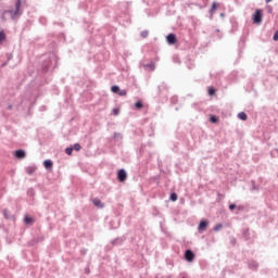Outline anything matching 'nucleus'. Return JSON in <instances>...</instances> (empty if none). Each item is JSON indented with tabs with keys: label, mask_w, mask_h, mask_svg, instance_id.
<instances>
[{
	"label": "nucleus",
	"mask_w": 278,
	"mask_h": 278,
	"mask_svg": "<svg viewBox=\"0 0 278 278\" xmlns=\"http://www.w3.org/2000/svg\"><path fill=\"white\" fill-rule=\"evenodd\" d=\"M14 157H16V160H25L27 152L23 149H17L14 151Z\"/></svg>",
	"instance_id": "nucleus-8"
},
{
	"label": "nucleus",
	"mask_w": 278,
	"mask_h": 278,
	"mask_svg": "<svg viewBox=\"0 0 278 278\" xmlns=\"http://www.w3.org/2000/svg\"><path fill=\"white\" fill-rule=\"evenodd\" d=\"M143 67L148 71H155V63L154 62H150L143 65Z\"/></svg>",
	"instance_id": "nucleus-22"
},
{
	"label": "nucleus",
	"mask_w": 278,
	"mask_h": 278,
	"mask_svg": "<svg viewBox=\"0 0 278 278\" xmlns=\"http://www.w3.org/2000/svg\"><path fill=\"white\" fill-rule=\"evenodd\" d=\"M148 136H155V124L151 123L149 125Z\"/></svg>",
	"instance_id": "nucleus-20"
},
{
	"label": "nucleus",
	"mask_w": 278,
	"mask_h": 278,
	"mask_svg": "<svg viewBox=\"0 0 278 278\" xmlns=\"http://www.w3.org/2000/svg\"><path fill=\"white\" fill-rule=\"evenodd\" d=\"M211 75V79H212V74H210Z\"/></svg>",
	"instance_id": "nucleus-60"
},
{
	"label": "nucleus",
	"mask_w": 278,
	"mask_h": 278,
	"mask_svg": "<svg viewBox=\"0 0 278 278\" xmlns=\"http://www.w3.org/2000/svg\"><path fill=\"white\" fill-rule=\"evenodd\" d=\"M43 168H46L48 173H51V170H53V162L51 161V159H47L43 161Z\"/></svg>",
	"instance_id": "nucleus-14"
},
{
	"label": "nucleus",
	"mask_w": 278,
	"mask_h": 278,
	"mask_svg": "<svg viewBox=\"0 0 278 278\" xmlns=\"http://www.w3.org/2000/svg\"><path fill=\"white\" fill-rule=\"evenodd\" d=\"M177 199H179V197L177 195L176 192H170L169 194V201H172L173 203H175V201H177Z\"/></svg>",
	"instance_id": "nucleus-29"
},
{
	"label": "nucleus",
	"mask_w": 278,
	"mask_h": 278,
	"mask_svg": "<svg viewBox=\"0 0 278 278\" xmlns=\"http://www.w3.org/2000/svg\"><path fill=\"white\" fill-rule=\"evenodd\" d=\"M10 18L11 21H17L21 18V16L18 15V13H16L14 8L1 11L0 20L2 23L10 21Z\"/></svg>",
	"instance_id": "nucleus-2"
},
{
	"label": "nucleus",
	"mask_w": 278,
	"mask_h": 278,
	"mask_svg": "<svg viewBox=\"0 0 278 278\" xmlns=\"http://www.w3.org/2000/svg\"><path fill=\"white\" fill-rule=\"evenodd\" d=\"M236 207H237L236 203H231V204H229L228 210H230V212H233V210H236Z\"/></svg>",
	"instance_id": "nucleus-45"
},
{
	"label": "nucleus",
	"mask_w": 278,
	"mask_h": 278,
	"mask_svg": "<svg viewBox=\"0 0 278 278\" xmlns=\"http://www.w3.org/2000/svg\"><path fill=\"white\" fill-rule=\"evenodd\" d=\"M3 216L7 220H14V215H12V212L8 208L3 210Z\"/></svg>",
	"instance_id": "nucleus-17"
},
{
	"label": "nucleus",
	"mask_w": 278,
	"mask_h": 278,
	"mask_svg": "<svg viewBox=\"0 0 278 278\" xmlns=\"http://www.w3.org/2000/svg\"><path fill=\"white\" fill-rule=\"evenodd\" d=\"M140 37H141V38H149V30H142V31L140 33Z\"/></svg>",
	"instance_id": "nucleus-39"
},
{
	"label": "nucleus",
	"mask_w": 278,
	"mask_h": 278,
	"mask_svg": "<svg viewBox=\"0 0 278 278\" xmlns=\"http://www.w3.org/2000/svg\"><path fill=\"white\" fill-rule=\"evenodd\" d=\"M166 84L162 83L161 85H159L157 87V90H159V93H162L164 92V90H166Z\"/></svg>",
	"instance_id": "nucleus-31"
},
{
	"label": "nucleus",
	"mask_w": 278,
	"mask_h": 278,
	"mask_svg": "<svg viewBox=\"0 0 278 278\" xmlns=\"http://www.w3.org/2000/svg\"><path fill=\"white\" fill-rule=\"evenodd\" d=\"M241 233H242V238H243V240H245V242H249V240H251V232H250L249 228L242 229Z\"/></svg>",
	"instance_id": "nucleus-16"
},
{
	"label": "nucleus",
	"mask_w": 278,
	"mask_h": 278,
	"mask_svg": "<svg viewBox=\"0 0 278 278\" xmlns=\"http://www.w3.org/2000/svg\"><path fill=\"white\" fill-rule=\"evenodd\" d=\"M125 240H127V237L122 236V237H119V238L113 239V240L111 241V244H112L113 247H121L122 244L125 243Z\"/></svg>",
	"instance_id": "nucleus-10"
},
{
	"label": "nucleus",
	"mask_w": 278,
	"mask_h": 278,
	"mask_svg": "<svg viewBox=\"0 0 278 278\" xmlns=\"http://www.w3.org/2000/svg\"><path fill=\"white\" fill-rule=\"evenodd\" d=\"M177 110H179V108H176V112H177Z\"/></svg>",
	"instance_id": "nucleus-58"
},
{
	"label": "nucleus",
	"mask_w": 278,
	"mask_h": 278,
	"mask_svg": "<svg viewBox=\"0 0 278 278\" xmlns=\"http://www.w3.org/2000/svg\"><path fill=\"white\" fill-rule=\"evenodd\" d=\"M276 79H278V75H276Z\"/></svg>",
	"instance_id": "nucleus-57"
},
{
	"label": "nucleus",
	"mask_w": 278,
	"mask_h": 278,
	"mask_svg": "<svg viewBox=\"0 0 278 278\" xmlns=\"http://www.w3.org/2000/svg\"><path fill=\"white\" fill-rule=\"evenodd\" d=\"M8 36L5 35V30H0V45L1 42H5Z\"/></svg>",
	"instance_id": "nucleus-26"
},
{
	"label": "nucleus",
	"mask_w": 278,
	"mask_h": 278,
	"mask_svg": "<svg viewBox=\"0 0 278 278\" xmlns=\"http://www.w3.org/2000/svg\"><path fill=\"white\" fill-rule=\"evenodd\" d=\"M173 62H174V64H181V60L179 59V56L177 54L173 55Z\"/></svg>",
	"instance_id": "nucleus-33"
},
{
	"label": "nucleus",
	"mask_w": 278,
	"mask_h": 278,
	"mask_svg": "<svg viewBox=\"0 0 278 278\" xmlns=\"http://www.w3.org/2000/svg\"><path fill=\"white\" fill-rule=\"evenodd\" d=\"M111 92H113V94H118V92H121V87L118 85L111 86Z\"/></svg>",
	"instance_id": "nucleus-24"
},
{
	"label": "nucleus",
	"mask_w": 278,
	"mask_h": 278,
	"mask_svg": "<svg viewBox=\"0 0 278 278\" xmlns=\"http://www.w3.org/2000/svg\"><path fill=\"white\" fill-rule=\"evenodd\" d=\"M207 227H210V222L207 219H201L198 225V233H203L207 231Z\"/></svg>",
	"instance_id": "nucleus-5"
},
{
	"label": "nucleus",
	"mask_w": 278,
	"mask_h": 278,
	"mask_svg": "<svg viewBox=\"0 0 278 278\" xmlns=\"http://www.w3.org/2000/svg\"><path fill=\"white\" fill-rule=\"evenodd\" d=\"M239 121H247L249 118V115H247L244 112L238 113Z\"/></svg>",
	"instance_id": "nucleus-27"
},
{
	"label": "nucleus",
	"mask_w": 278,
	"mask_h": 278,
	"mask_svg": "<svg viewBox=\"0 0 278 278\" xmlns=\"http://www.w3.org/2000/svg\"><path fill=\"white\" fill-rule=\"evenodd\" d=\"M248 268H250V270H257V268H260V263H257V261H249L248 263Z\"/></svg>",
	"instance_id": "nucleus-15"
},
{
	"label": "nucleus",
	"mask_w": 278,
	"mask_h": 278,
	"mask_svg": "<svg viewBox=\"0 0 278 278\" xmlns=\"http://www.w3.org/2000/svg\"><path fill=\"white\" fill-rule=\"evenodd\" d=\"M134 105L135 110H142V108H144V102H142V100H138Z\"/></svg>",
	"instance_id": "nucleus-23"
},
{
	"label": "nucleus",
	"mask_w": 278,
	"mask_h": 278,
	"mask_svg": "<svg viewBox=\"0 0 278 278\" xmlns=\"http://www.w3.org/2000/svg\"><path fill=\"white\" fill-rule=\"evenodd\" d=\"M73 146H70V147H67V148H65V153H66V155H73Z\"/></svg>",
	"instance_id": "nucleus-36"
},
{
	"label": "nucleus",
	"mask_w": 278,
	"mask_h": 278,
	"mask_svg": "<svg viewBox=\"0 0 278 278\" xmlns=\"http://www.w3.org/2000/svg\"><path fill=\"white\" fill-rule=\"evenodd\" d=\"M273 41H274V42H277V41H278V30H276V31L274 33Z\"/></svg>",
	"instance_id": "nucleus-44"
},
{
	"label": "nucleus",
	"mask_w": 278,
	"mask_h": 278,
	"mask_svg": "<svg viewBox=\"0 0 278 278\" xmlns=\"http://www.w3.org/2000/svg\"><path fill=\"white\" fill-rule=\"evenodd\" d=\"M110 3V0H99L98 1V8H105Z\"/></svg>",
	"instance_id": "nucleus-28"
},
{
	"label": "nucleus",
	"mask_w": 278,
	"mask_h": 278,
	"mask_svg": "<svg viewBox=\"0 0 278 278\" xmlns=\"http://www.w3.org/2000/svg\"><path fill=\"white\" fill-rule=\"evenodd\" d=\"M55 68H58V55L54 52H48L40 56L35 68L31 65L28 66L27 74L34 77L37 86H45L51 81V75Z\"/></svg>",
	"instance_id": "nucleus-1"
},
{
	"label": "nucleus",
	"mask_w": 278,
	"mask_h": 278,
	"mask_svg": "<svg viewBox=\"0 0 278 278\" xmlns=\"http://www.w3.org/2000/svg\"><path fill=\"white\" fill-rule=\"evenodd\" d=\"M207 92L210 97H214V94H216V88L208 87Z\"/></svg>",
	"instance_id": "nucleus-32"
},
{
	"label": "nucleus",
	"mask_w": 278,
	"mask_h": 278,
	"mask_svg": "<svg viewBox=\"0 0 278 278\" xmlns=\"http://www.w3.org/2000/svg\"><path fill=\"white\" fill-rule=\"evenodd\" d=\"M220 16H225V13H220Z\"/></svg>",
	"instance_id": "nucleus-56"
},
{
	"label": "nucleus",
	"mask_w": 278,
	"mask_h": 278,
	"mask_svg": "<svg viewBox=\"0 0 278 278\" xmlns=\"http://www.w3.org/2000/svg\"><path fill=\"white\" fill-rule=\"evenodd\" d=\"M230 34H236L238 31V21L236 20V17H230Z\"/></svg>",
	"instance_id": "nucleus-13"
},
{
	"label": "nucleus",
	"mask_w": 278,
	"mask_h": 278,
	"mask_svg": "<svg viewBox=\"0 0 278 278\" xmlns=\"http://www.w3.org/2000/svg\"><path fill=\"white\" fill-rule=\"evenodd\" d=\"M251 184H252L251 190H255V191L260 190V186H257V184H255V180H252Z\"/></svg>",
	"instance_id": "nucleus-38"
},
{
	"label": "nucleus",
	"mask_w": 278,
	"mask_h": 278,
	"mask_svg": "<svg viewBox=\"0 0 278 278\" xmlns=\"http://www.w3.org/2000/svg\"><path fill=\"white\" fill-rule=\"evenodd\" d=\"M92 203H93V205L96 206V207H103L104 205H103V202H101L100 200H99V198H94L93 200H92Z\"/></svg>",
	"instance_id": "nucleus-25"
},
{
	"label": "nucleus",
	"mask_w": 278,
	"mask_h": 278,
	"mask_svg": "<svg viewBox=\"0 0 278 278\" xmlns=\"http://www.w3.org/2000/svg\"><path fill=\"white\" fill-rule=\"evenodd\" d=\"M39 23L40 25H47V17H40Z\"/></svg>",
	"instance_id": "nucleus-43"
},
{
	"label": "nucleus",
	"mask_w": 278,
	"mask_h": 278,
	"mask_svg": "<svg viewBox=\"0 0 278 278\" xmlns=\"http://www.w3.org/2000/svg\"><path fill=\"white\" fill-rule=\"evenodd\" d=\"M85 273H86V275H90V268L87 267V268L85 269Z\"/></svg>",
	"instance_id": "nucleus-52"
},
{
	"label": "nucleus",
	"mask_w": 278,
	"mask_h": 278,
	"mask_svg": "<svg viewBox=\"0 0 278 278\" xmlns=\"http://www.w3.org/2000/svg\"><path fill=\"white\" fill-rule=\"evenodd\" d=\"M72 149H73L74 151H81V144H79V143H74V144H72Z\"/></svg>",
	"instance_id": "nucleus-35"
},
{
	"label": "nucleus",
	"mask_w": 278,
	"mask_h": 278,
	"mask_svg": "<svg viewBox=\"0 0 278 278\" xmlns=\"http://www.w3.org/2000/svg\"><path fill=\"white\" fill-rule=\"evenodd\" d=\"M80 253H81V255H86L87 250H86V249H83V250L80 251Z\"/></svg>",
	"instance_id": "nucleus-53"
},
{
	"label": "nucleus",
	"mask_w": 278,
	"mask_h": 278,
	"mask_svg": "<svg viewBox=\"0 0 278 278\" xmlns=\"http://www.w3.org/2000/svg\"><path fill=\"white\" fill-rule=\"evenodd\" d=\"M210 123L213 125H217V123H220V118L217 115L211 114L208 118Z\"/></svg>",
	"instance_id": "nucleus-18"
},
{
	"label": "nucleus",
	"mask_w": 278,
	"mask_h": 278,
	"mask_svg": "<svg viewBox=\"0 0 278 278\" xmlns=\"http://www.w3.org/2000/svg\"><path fill=\"white\" fill-rule=\"evenodd\" d=\"M24 224L25 225H34V217H31L29 215H25L24 216Z\"/></svg>",
	"instance_id": "nucleus-21"
},
{
	"label": "nucleus",
	"mask_w": 278,
	"mask_h": 278,
	"mask_svg": "<svg viewBox=\"0 0 278 278\" xmlns=\"http://www.w3.org/2000/svg\"><path fill=\"white\" fill-rule=\"evenodd\" d=\"M245 40L244 37H241V39L239 40V58L240 55H242V49H244V45H245Z\"/></svg>",
	"instance_id": "nucleus-19"
},
{
	"label": "nucleus",
	"mask_w": 278,
	"mask_h": 278,
	"mask_svg": "<svg viewBox=\"0 0 278 278\" xmlns=\"http://www.w3.org/2000/svg\"><path fill=\"white\" fill-rule=\"evenodd\" d=\"M62 36V38H64V35H61Z\"/></svg>",
	"instance_id": "nucleus-59"
},
{
	"label": "nucleus",
	"mask_w": 278,
	"mask_h": 278,
	"mask_svg": "<svg viewBox=\"0 0 278 278\" xmlns=\"http://www.w3.org/2000/svg\"><path fill=\"white\" fill-rule=\"evenodd\" d=\"M179 278H188V274L181 273V274L179 275Z\"/></svg>",
	"instance_id": "nucleus-50"
},
{
	"label": "nucleus",
	"mask_w": 278,
	"mask_h": 278,
	"mask_svg": "<svg viewBox=\"0 0 278 278\" xmlns=\"http://www.w3.org/2000/svg\"><path fill=\"white\" fill-rule=\"evenodd\" d=\"M40 242H45V237H35L33 240L28 242V247H36V244H40Z\"/></svg>",
	"instance_id": "nucleus-11"
},
{
	"label": "nucleus",
	"mask_w": 278,
	"mask_h": 278,
	"mask_svg": "<svg viewBox=\"0 0 278 278\" xmlns=\"http://www.w3.org/2000/svg\"><path fill=\"white\" fill-rule=\"evenodd\" d=\"M236 210H238V212H243L244 205H238V206L236 207Z\"/></svg>",
	"instance_id": "nucleus-48"
},
{
	"label": "nucleus",
	"mask_w": 278,
	"mask_h": 278,
	"mask_svg": "<svg viewBox=\"0 0 278 278\" xmlns=\"http://www.w3.org/2000/svg\"><path fill=\"white\" fill-rule=\"evenodd\" d=\"M270 1H273V0H265V3H270Z\"/></svg>",
	"instance_id": "nucleus-54"
},
{
	"label": "nucleus",
	"mask_w": 278,
	"mask_h": 278,
	"mask_svg": "<svg viewBox=\"0 0 278 278\" xmlns=\"http://www.w3.org/2000/svg\"><path fill=\"white\" fill-rule=\"evenodd\" d=\"M112 114H113V116H118V115L121 114V109L114 108V109L112 110Z\"/></svg>",
	"instance_id": "nucleus-37"
},
{
	"label": "nucleus",
	"mask_w": 278,
	"mask_h": 278,
	"mask_svg": "<svg viewBox=\"0 0 278 278\" xmlns=\"http://www.w3.org/2000/svg\"><path fill=\"white\" fill-rule=\"evenodd\" d=\"M35 172H36V169H35L34 167H29V168L27 169V174H28V175H34Z\"/></svg>",
	"instance_id": "nucleus-46"
},
{
	"label": "nucleus",
	"mask_w": 278,
	"mask_h": 278,
	"mask_svg": "<svg viewBox=\"0 0 278 278\" xmlns=\"http://www.w3.org/2000/svg\"><path fill=\"white\" fill-rule=\"evenodd\" d=\"M25 0H15L13 10L15 11V14H17L20 17L23 16V5H25Z\"/></svg>",
	"instance_id": "nucleus-4"
},
{
	"label": "nucleus",
	"mask_w": 278,
	"mask_h": 278,
	"mask_svg": "<svg viewBox=\"0 0 278 278\" xmlns=\"http://www.w3.org/2000/svg\"><path fill=\"white\" fill-rule=\"evenodd\" d=\"M117 181H119V184H125V181H127V170L125 168L117 170Z\"/></svg>",
	"instance_id": "nucleus-6"
},
{
	"label": "nucleus",
	"mask_w": 278,
	"mask_h": 278,
	"mask_svg": "<svg viewBox=\"0 0 278 278\" xmlns=\"http://www.w3.org/2000/svg\"><path fill=\"white\" fill-rule=\"evenodd\" d=\"M39 111H40V112L47 111V106H46V105H41V106L39 108Z\"/></svg>",
	"instance_id": "nucleus-49"
},
{
	"label": "nucleus",
	"mask_w": 278,
	"mask_h": 278,
	"mask_svg": "<svg viewBox=\"0 0 278 278\" xmlns=\"http://www.w3.org/2000/svg\"><path fill=\"white\" fill-rule=\"evenodd\" d=\"M218 10V2L214 1L211 5V9L208 11L210 20L212 21L214 18V13Z\"/></svg>",
	"instance_id": "nucleus-12"
},
{
	"label": "nucleus",
	"mask_w": 278,
	"mask_h": 278,
	"mask_svg": "<svg viewBox=\"0 0 278 278\" xmlns=\"http://www.w3.org/2000/svg\"><path fill=\"white\" fill-rule=\"evenodd\" d=\"M223 228V224H217L214 226L213 231H220Z\"/></svg>",
	"instance_id": "nucleus-41"
},
{
	"label": "nucleus",
	"mask_w": 278,
	"mask_h": 278,
	"mask_svg": "<svg viewBox=\"0 0 278 278\" xmlns=\"http://www.w3.org/2000/svg\"><path fill=\"white\" fill-rule=\"evenodd\" d=\"M266 11H267V14H273V7L267 5Z\"/></svg>",
	"instance_id": "nucleus-47"
},
{
	"label": "nucleus",
	"mask_w": 278,
	"mask_h": 278,
	"mask_svg": "<svg viewBox=\"0 0 278 278\" xmlns=\"http://www.w3.org/2000/svg\"><path fill=\"white\" fill-rule=\"evenodd\" d=\"M5 243H7V244H12V240H11L9 237H7V238H5Z\"/></svg>",
	"instance_id": "nucleus-51"
},
{
	"label": "nucleus",
	"mask_w": 278,
	"mask_h": 278,
	"mask_svg": "<svg viewBox=\"0 0 278 278\" xmlns=\"http://www.w3.org/2000/svg\"><path fill=\"white\" fill-rule=\"evenodd\" d=\"M166 42L167 45H177V35H175V33H169L167 36H166Z\"/></svg>",
	"instance_id": "nucleus-9"
},
{
	"label": "nucleus",
	"mask_w": 278,
	"mask_h": 278,
	"mask_svg": "<svg viewBox=\"0 0 278 278\" xmlns=\"http://www.w3.org/2000/svg\"><path fill=\"white\" fill-rule=\"evenodd\" d=\"M27 197H30L31 199H34V197H36V190H34V188H29L27 190Z\"/></svg>",
	"instance_id": "nucleus-30"
},
{
	"label": "nucleus",
	"mask_w": 278,
	"mask_h": 278,
	"mask_svg": "<svg viewBox=\"0 0 278 278\" xmlns=\"http://www.w3.org/2000/svg\"><path fill=\"white\" fill-rule=\"evenodd\" d=\"M252 21L254 25H262V21H264V11L262 9H256L252 15Z\"/></svg>",
	"instance_id": "nucleus-3"
},
{
	"label": "nucleus",
	"mask_w": 278,
	"mask_h": 278,
	"mask_svg": "<svg viewBox=\"0 0 278 278\" xmlns=\"http://www.w3.org/2000/svg\"><path fill=\"white\" fill-rule=\"evenodd\" d=\"M119 97H127V90L125 89H119L118 93Z\"/></svg>",
	"instance_id": "nucleus-40"
},
{
	"label": "nucleus",
	"mask_w": 278,
	"mask_h": 278,
	"mask_svg": "<svg viewBox=\"0 0 278 278\" xmlns=\"http://www.w3.org/2000/svg\"><path fill=\"white\" fill-rule=\"evenodd\" d=\"M8 110H12V104H10V105L8 106Z\"/></svg>",
	"instance_id": "nucleus-55"
},
{
	"label": "nucleus",
	"mask_w": 278,
	"mask_h": 278,
	"mask_svg": "<svg viewBox=\"0 0 278 278\" xmlns=\"http://www.w3.org/2000/svg\"><path fill=\"white\" fill-rule=\"evenodd\" d=\"M177 101H178L177 96H174V97L170 98V103H172L173 105H175V104L177 103Z\"/></svg>",
	"instance_id": "nucleus-42"
},
{
	"label": "nucleus",
	"mask_w": 278,
	"mask_h": 278,
	"mask_svg": "<svg viewBox=\"0 0 278 278\" xmlns=\"http://www.w3.org/2000/svg\"><path fill=\"white\" fill-rule=\"evenodd\" d=\"M119 138V140H123V134L121 132H114L113 135V140H117Z\"/></svg>",
	"instance_id": "nucleus-34"
},
{
	"label": "nucleus",
	"mask_w": 278,
	"mask_h": 278,
	"mask_svg": "<svg viewBox=\"0 0 278 278\" xmlns=\"http://www.w3.org/2000/svg\"><path fill=\"white\" fill-rule=\"evenodd\" d=\"M184 257L186 262H194V257H197V254L191 249H188L185 251Z\"/></svg>",
	"instance_id": "nucleus-7"
}]
</instances>
